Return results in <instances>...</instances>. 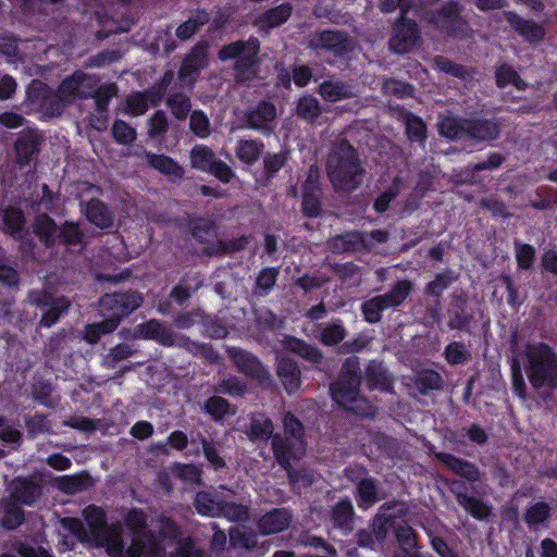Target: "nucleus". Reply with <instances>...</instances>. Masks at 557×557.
Wrapping results in <instances>:
<instances>
[{"mask_svg": "<svg viewBox=\"0 0 557 557\" xmlns=\"http://www.w3.org/2000/svg\"><path fill=\"white\" fill-rule=\"evenodd\" d=\"M507 22L528 41L535 42L540 41L545 36V30L542 26L530 22L522 20L518 15L511 13V12H505L504 13Z\"/></svg>", "mask_w": 557, "mask_h": 557, "instance_id": "21", "label": "nucleus"}, {"mask_svg": "<svg viewBox=\"0 0 557 557\" xmlns=\"http://www.w3.org/2000/svg\"><path fill=\"white\" fill-rule=\"evenodd\" d=\"M530 379L540 383L557 381V356L546 345H530L527 349Z\"/></svg>", "mask_w": 557, "mask_h": 557, "instance_id": "8", "label": "nucleus"}, {"mask_svg": "<svg viewBox=\"0 0 557 557\" xmlns=\"http://www.w3.org/2000/svg\"><path fill=\"white\" fill-rule=\"evenodd\" d=\"M12 504L2 503L0 512L3 513L2 523L8 529H14L23 520V512L16 503L30 505L40 496V487L32 481L18 479L11 484Z\"/></svg>", "mask_w": 557, "mask_h": 557, "instance_id": "5", "label": "nucleus"}, {"mask_svg": "<svg viewBox=\"0 0 557 557\" xmlns=\"http://www.w3.org/2000/svg\"><path fill=\"white\" fill-rule=\"evenodd\" d=\"M189 128L199 138H207L211 134L210 120L202 111L191 112Z\"/></svg>", "mask_w": 557, "mask_h": 557, "instance_id": "45", "label": "nucleus"}, {"mask_svg": "<svg viewBox=\"0 0 557 557\" xmlns=\"http://www.w3.org/2000/svg\"><path fill=\"white\" fill-rule=\"evenodd\" d=\"M377 500V493L374 482L371 479L361 480L358 485V504L368 508Z\"/></svg>", "mask_w": 557, "mask_h": 557, "instance_id": "46", "label": "nucleus"}, {"mask_svg": "<svg viewBox=\"0 0 557 557\" xmlns=\"http://www.w3.org/2000/svg\"><path fill=\"white\" fill-rule=\"evenodd\" d=\"M132 337L151 339L168 347L177 346L194 355H201L209 359L216 357L209 346L190 341L188 337L175 333L166 323L157 319H151L136 325L132 332Z\"/></svg>", "mask_w": 557, "mask_h": 557, "instance_id": "3", "label": "nucleus"}, {"mask_svg": "<svg viewBox=\"0 0 557 557\" xmlns=\"http://www.w3.org/2000/svg\"><path fill=\"white\" fill-rule=\"evenodd\" d=\"M302 210L308 216H318L320 213V200L317 193L310 190L304 191Z\"/></svg>", "mask_w": 557, "mask_h": 557, "instance_id": "62", "label": "nucleus"}, {"mask_svg": "<svg viewBox=\"0 0 557 557\" xmlns=\"http://www.w3.org/2000/svg\"><path fill=\"white\" fill-rule=\"evenodd\" d=\"M206 411L214 419L221 420L226 416L235 414L236 410L222 397L214 396L207 400Z\"/></svg>", "mask_w": 557, "mask_h": 557, "instance_id": "38", "label": "nucleus"}, {"mask_svg": "<svg viewBox=\"0 0 557 557\" xmlns=\"http://www.w3.org/2000/svg\"><path fill=\"white\" fill-rule=\"evenodd\" d=\"M548 513V506L544 503H539L528 510L525 519L531 527H535L543 523L547 519Z\"/></svg>", "mask_w": 557, "mask_h": 557, "instance_id": "59", "label": "nucleus"}, {"mask_svg": "<svg viewBox=\"0 0 557 557\" xmlns=\"http://www.w3.org/2000/svg\"><path fill=\"white\" fill-rule=\"evenodd\" d=\"M341 376L343 383L361 380L360 362L357 357H349L346 359L341 369Z\"/></svg>", "mask_w": 557, "mask_h": 557, "instance_id": "53", "label": "nucleus"}, {"mask_svg": "<svg viewBox=\"0 0 557 557\" xmlns=\"http://www.w3.org/2000/svg\"><path fill=\"white\" fill-rule=\"evenodd\" d=\"M278 376L290 382L300 380V372L296 363L290 359H281L277 364Z\"/></svg>", "mask_w": 557, "mask_h": 557, "instance_id": "60", "label": "nucleus"}, {"mask_svg": "<svg viewBox=\"0 0 557 557\" xmlns=\"http://www.w3.org/2000/svg\"><path fill=\"white\" fill-rule=\"evenodd\" d=\"M230 541L234 547L250 549L257 544V535L244 527H236L230 531Z\"/></svg>", "mask_w": 557, "mask_h": 557, "instance_id": "44", "label": "nucleus"}, {"mask_svg": "<svg viewBox=\"0 0 557 557\" xmlns=\"http://www.w3.org/2000/svg\"><path fill=\"white\" fill-rule=\"evenodd\" d=\"M282 345L286 350L299 355L309 362L318 363L322 360V352L318 347L307 344L299 338L287 336L282 341Z\"/></svg>", "mask_w": 557, "mask_h": 557, "instance_id": "25", "label": "nucleus"}, {"mask_svg": "<svg viewBox=\"0 0 557 557\" xmlns=\"http://www.w3.org/2000/svg\"><path fill=\"white\" fill-rule=\"evenodd\" d=\"M141 302L143 297L138 293H116L102 297L100 307L102 311H111V318H117L120 321L122 317L137 309Z\"/></svg>", "mask_w": 557, "mask_h": 557, "instance_id": "12", "label": "nucleus"}, {"mask_svg": "<svg viewBox=\"0 0 557 557\" xmlns=\"http://www.w3.org/2000/svg\"><path fill=\"white\" fill-rule=\"evenodd\" d=\"M459 10L456 3H448L434 17L435 25L453 36H465L467 25L458 14Z\"/></svg>", "mask_w": 557, "mask_h": 557, "instance_id": "16", "label": "nucleus"}, {"mask_svg": "<svg viewBox=\"0 0 557 557\" xmlns=\"http://www.w3.org/2000/svg\"><path fill=\"white\" fill-rule=\"evenodd\" d=\"M331 394L333 399L346 410L362 417L373 414L372 406L359 395L357 385H332Z\"/></svg>", "mask_w": 557, "mask_h": 557, "instance_id": "11", "label": "nucleus"}, {"mask_svg": "<svg viewBox=\"0 0 557 557\" xmlns=\"http://www.w3.org/2000/svg\"><path fill=\"white\" fill-rule=\"evenodd\" d=\"M397 539L407 553V557H414L411 549L416 546V535L410 527H401L396 532Z\"/></svg>", "mask_w": 557, "mask_h": 557, "instance_id": "61", "label": "nucleus"}, {"mask_svg": "<svg viewBox=\"0 0 557 557\" xmlns=\"http://www.w3.org/2000/svg\"><path fill=\"white\" fill-rule=\"evenodd\" d=\"M166 106L171 110L173 116L177 120H185L191 109L189 99L183 94L169 96L166 99Z\"/></svg>", "mask_w": 557, "mask_h": 557, "instance_id": "43", "label": "nucleus"}, {"mask_svg": "<svg viewBox=\"0 0 557 557\" xmlns=\"http://www.w3.org/2000/svg\"><path fill=\"white\" fill-rule=\"evenodd\" d=\"M206 49L203 47L195 48L190 54H188L180 70V78L184 84H191L194 81V74H196L206 63Z\"/></svg>", "mask_w": 557, "mask_h": 557, "instance_id": "22", "label": "nucleus"}, {"mask_svg": "<svg viewBox=\"0 0 557 557\" xmlns=\"http://www.w3.org/2000/svg\"><path fill=\"white\" fill-rule=\"evenodd\" d=\"M433 62L438 71L448 73L453 76L465 78L468 75V71L463 66L455 64L444 57H436Z\"/></svg>", "mask_w": 557, "mask_h": 557, "instance_id": "58", "label": "nucleus"}, {"mask_svg": "<svg viewBox=\"0 0 557 557\" xmlns=\"http://www.w3.org/2000/svg\"><path fill=\"white\" fill-rule=\"evenodd\" d=\"M97 81L82 72H76L65 78L58 89V100L64 106L71 103L76 98H87L94 92Z\"/></svg>", "mask_w": 557, "mask_h": 557, "instance_id": "9", "label": "nucleus"}, {"mask_svg": "<svg viewBox=\"0 0 557 557\" xmlns=\"http://www.w3.org/2000/svg\"><path fill=\"white\" fill-rule=\"evenodd\" d=\"M34 232L45 245L49 246L54 243L58 227L50 216L40 214L34 223Z\"/></svg>", "mask_w": 557, "mask_h": 557, "instance_id": "32", "label": "nucleus"}, {"mask_svg": "<svg viewBox=\"0 0 557 557\" xmlns=\"http://www.w3.org/2000/svg\"><path fill=\"white\" fill-rule=\"evenodd\" d=\"M208 21L209 17L207 13H198L195 17L189 18L184 24L180 25L176 29V35L181 39H188L197 32L199 26L205 25Z\"/></svg>", "mask_w": 557, "mask_h": 557, "instance_id": "50", "label": "nucleus"}, {"mask_svg": "<svg viewBox=\"0 0 557 557\" xmlns=\"http://www.w3.org/2000/svg\"><path fill=\"white\" fill-rule=\"evenodd\" d=\"M412 289V285L409 281H399L396 283V285L393 287V289L383 295V297L386 299L387 306L389 308L399 306L410 294Z\"/></svg>", "mask_w": 557, "mask_h": 557, "instance_id": "47", "label": "nucleus"}, {"mask_svg": "<svg viewBox=\"0 0 557 557\" xmlns=\"http://www.w3.org/2000/svg\"><path fill=\"white\" fill-rule=\"evenodd\" d=\"M319 94L324 100L330 102H336L343 99L354 97L355 90L351 86L341 81L329 79L320 85Z\"/></svg>", "mask_w": 557, "mask_h": 557, "instance_id": "23", "label": "nucleus"}, {"mask_svg": "<svg viewBox=\"0 0 557 557\" xmlns=\"http://www.w3.org/2000/svg\"><path fill=\"white\" fill-rule=\"evenodd\" d=\"M292 515L287 509H275L262 516L258 522L261 534L269 535L288 528Z\"/></svg>", "mask_w": 557, "mask_h": 557, "instance_id": "18", "label": "nucleus"}, {"mask_svg": "<svg viewBox=\"0 0 557 557\" xmlns=\"http://www.w3.org/2000/svg\"><path fill=\"white\" fill-rule=\"evenodd\" d=\"M125 522L132 531V544L124 549V557H164V547L143 531L145 518L141 511H129Z\"/></svg>", "mask_w": 557, "mask_h": 557, "instance_id": "6", "label": "nucleus"}, {"mask_svg": "<svg viewBox=\"0 0 557 557\" xmlns=\"http://www.w3.org/2000/svg\"><path fill=\"white\" fill-rule=\"evenodd\" d=\"M259 51V41L249 39L236 41L222 48L220 59L225 61L236 59V79L242 83L250 82L256 76L255 63Z\"/></svg>", "mask_w": 557, "mask_h": 557, "instance_id": "7", "label": "nucleus"}, {"mask_svg": "<svg viewBox=\"0 0 557 557\" xmlns=\"http://www.w3.org/2000/svg\"><path fill=\"white\" fill-rule=\"evenodd\" d=\"M499 128L491 120H466V135L476 140H493L498 136Z\"/></svg>", "mask_w": 557, "mask_h": 557, "instance_id": "20", "label": "nucleus"}, {"mask_svg": "<svg viewBox=\"0 0 557 557\" xmlns=\"http://www.w3.org/2000/svg\"><path fill=\"white\" fill-rule=\"evenodd\" d=\"M169 129V119L164 111H156L147 120V134L150 138H158L166 134Z\"/></svg>", "mask_w": 557, "mask_h": 557, "instance_id": "39", "label": "nucleus"}, {"mask_svg": "<svg viewBox=\"0 0 557 557\" xmlns=\"http://www.w3.org/2000/svg\"><path fill=\"white\" fill-rule=\"evenodd\" d=\"M87 529L76 518L62 519L61 523L74 537L83 543L106 547L110 557H124V544L121 525H106L104 513L100 508L88 507L84 510Z\"/></svg>", "mask_w": 557, "mask_h": 557, "instance_id": "1", "label": "nucleus"}, {"mask_svg": "<svg viewBox=\"0 0 557 557\" xmlns=\"http://www.w3.org/2000/svg\"><path fill=\"white\" fill-rule=\"evenodd\" d=\"M223 502L213 497L210 493H199L195 499V506L199 513L205 516H221Z\"/></svg>", "mask_w": 557, "mask_h": 557, "instance_id": "33", "label": "nucleus"}, {"mask_svg": "<svg viewBox=\"0 0 557 557\" xmlns=\"http://www.w3.org/2000/svg\"><path fill=\"white\" fill-rule=\"evenodd\" d=\"M309 47L315 50L323 49L335 55H343L352 47L351 41L341 32L325 30L312 35Z\"/></svg>", "mask_w": 557, "mask_h": 557, "instance_id": "13", "label": "nucleus"}, {"mask_svg": "<svg viewBox=\"0 0 557 557\" xmlns=\"http://www.w3.org/2000/svg\"><path fill=\"white\" fill-rule=\"evenodd\" d=\"M346 336V330L341 321H332L320 325L319 339L327 346L341 343Z\"/></svg>", "mask_w": 557, "mask_h": 557, "instance_id": "34", "label": "nucleus"}, {"mask_svg": "<svg viewBox=\"0 0 557 557\" xmlns=\"http://www.w3.org/2000/svg\"><path fill=\"white\" fill-rule=\"evenodd\" d=\"M117 94V87L114 84H109L100 87L98 90L94 89L91 96H95L97 109L106 111L109 101Z\"/></svg>", "mask_w": 557, "mask_h": 557, "instance_id": "57", "label": "nucleus"}, {"mask_svg": "<svg viewBox=\"0 0 557 557\" xmlns=\"http://www.w3.org/2000/svg\"><path fill=\"white\" fill-rule=\"evenodd\" d=\"M459 503L476 518L482 519L490 515V507L476 498L459 496Z\"/></svg>", "mask_w": 557, "mask_h": 557, "instance_id": "56", "label": "nucleus"}, {"mask_svg": "<svg viewBox=\"0 0 557 557\" xmlns=\"http://www.w3.org/2000/svg\"><path fill=\"white\" fill-rule=\"evenodd\" d=\"M264 145L256 139H240L235 146L236 157L246 164H253L263 152Z\"/></svg>", "mask_w": 557, "mask_h": 557, "instance_id": "27", "label": "nucleus"}, {"mask_svg": "<svg viewBox=\"0 0 557 557\" xmlns=\"http://www.w3.org/2000/svg\"><path fill=\"white\" fill-rule=\"evenodd\" d=\"M278 271L273 268H267L261 271L257 277V287L264 294L268 293L275 284Z\"/></svg>", "mask_w": 557, "mask_h": 557, "instance_id": "63", "label": "nucleus"}, {"mask_svg": "<svg viewBox=\"0 0 557 557\" xmlns=\"http://www.w3.org/2000/svg\"><path fill=\"white\" fill-rule=\"evenodd\" d=\"M60 236L65 244L76 245L82 243L83 234L75 223H65L60 230Z\"/></svg>", "mask_w": 557, "mask_h": 557, "instance_id": "64", "label": "nucleus"}, {"mask_svg": "<svg viewBox=\"0 0 557 557\" xmlns=\"http://www.w3.org/2000/svg\"><path fill=\"white\" fill-rule=\"evenodd\" d=\"M446 359L451 364L463 363L470 358V352L463 344L451 343L446 347Z\"/></svg>", "mask_w": 557, "mask_h": 557, "instance_id": "55", "label": "nucleus"}, {"mask_svg": "<svg viewBox=\"0 0 557 557\" xmlns=\"http://www.w3.org/2000/svg\"><path fill=\"white\" fill-rule=\"evenodd\" d=\"M1 228L10 234H17L24 226V214L20 209L8 208L1 212Z\"/></svg>", "mask_w": 557, "mask_h": 557, "instance_id": "36", "label": "nucleus"}, {"mask_svg": "<svg viewBox=\"0 0 557 557\" xmlns=\"http://www.w3.org/2000/svg\"><path fill=\"white\" fill-rule=\"evenodd\" d=\"M417 25L411 20L403 18L396 23L389 47L397 53L409 52L418 42Z\"/></svg>", "mask_w": 557, "mask_h": 557, "instance_id": "14", "label": "nucleus"}, {"mask_svg": "<svg viewBox=\"0 0 557 557\" xmlns=\"http://www.w3.org/2000/svg\"><path fill=\"white\" fill-rule=\"evenodd\" d=\"M406 129L409 138L416 141H422L425 138L426 127L423 121L416 115H408L406 119Z\"/></svg>", "mask_w": 557, "mask_h": 557, "instance_id": "54", "label": "nucleus"}, {"mask_svg": "<svg viewBox=\"0 0 557 557\" xmlns=\"http://www.w3.org/2000/svg\"><path fill=\"white\" fill-rule=\"evenodd\" d=\"M388 308L386 299L383 295H380L366 301L362 305V312L368 322L374 323L381 319V313Z\"/></svg>", "mask_w": 557, "mask_h": 557, "instance_id": "42", "label": "nucleus"}, {"mask_svg": "<svg viewBox=\"0 0 557 557\" xmlns=\"http://www.w3.org/2000/svg\"><path fill=\"white\" fill-rule=\"evenodd\" d=\"M333 249L335 251H354L363 247H369L368 234L350 232L333 238Z\"/></svg>", "mask_w": 557, "mask_h": 557, "instance_id": "26", "label": "nucleus"}, {"mask_svg": "<svg viewBox=\"0 0 557 557\" xmlns=\"http://www.w3.org/2000/svg\"><path fill=\"white\" fill-rule=\"evenodd\" d=\"M189 158L191 166L201 172H208L212 169L216 160L213 150L206 145L193 147Z\"/></svg>", "mask_w": 557, "mask_h": 557, "instance_id": "28", "label": "nucleus"}, {"mask_svg": "<svg viewBox=\"0 0 557 557\" xmlns=\"http://www.w3.org/2000/svg\"><path fill=\"white\" fill-rule=\"evenodd\" d=\"M117 326L119 319L110 317L102 322L87 325L84 337L88 343L95 344L101 335L113 332Z\"/></svg>", "mask_w": 557, "mask_h": 557, "instance_id": "35", "label": "nucleus"}, {"mask_svg": "<svg viewBox=\"0 0 557 557\" xmlns=\"http://www.w3.org/2000/svg\"><path fill=\"white\" fill-rule=\"evenodd\" d=\"M441 459L444 463H446L450 469H453L456 473L465 476L470 481H475L479 478V472L475 467L471 463L461 461L454 456L443 454L441 455Z\"/></svg>", "mask_w": 557, "mask_h": 557, "instance_id": "37", "label": "nucleus"}, {"mask_svg": "<svg viewBox=\"0 0 557 557\" xmlns=\"http://www.w3.org/2000/svg\"><path fill=\"white\" fill-rule=\"evenodd\" d=\"M362 173L354 148L347 141H341L331 151L327 159V174L338 189L350 190L359 184Z\"/></svg>", "mask_w": 557, "mask_h": 557, "instance_id": "4", "label": "nucleus"}, {"mask_svg": "<svg viewBox=\"0 0 557 557\" xmlns=\"http://www.w3.org/2000/svg\"><path fill=\"white\" fill-rule=\"evenodd\" d=\"M437 126L441 135L451 139L463 138L466 135V120L456 116H441Z\"/></svg>", "mask_w": 557, "mask_h": 557, "instance_id": "31", "label": "nucleus"}, {"mask_svg": "<svg viewBox=\"0 0 557 557\" xmlns=\"http://www.w3.org/2000/svg\"><path fill=\"white\" fill-rule=\"evenodd\" d=\"M496 83L499 88L508 85L515 86L518 90L525 88V83L520 78L517 72L508 65H502L496 71Z\"/></svg>", "mask_w": 557, "mask_h": 557, "instance_id": "40", "label": "nucleus"}, {"mask_svg": "<svg viewBox=\"0 0 557 557\" xmlns=\"http://www.w3.org/2000/svg\"><path fill=\"white\" fill-rule=\"evenodd\" d=\"M134 352L135 349L128 344L116 345L104 357V364L114 368L117 362L129 358Z\"/></svg>", "mask_w": 557, "mask_h": 557, "instance_id": "52", "label": "nucleus"}, {"mask_svg": "<svg viewBox=\"0 0 557 557\" xmlns=\"http://www.w3.org/2000/svg\"><path fill=\"white\" fill-rule=\"evenodd\" d=\"M143 158L148 165L171 178H182L184 175L183 168L168 156L145 151Z\"/></svg>", "mask_w": 557, "mask_h": 557, "instance_id": "19", "label": "nucleus"}, {"mask_svg": "<svg viewBox=\"0 0 557 557\" xmlns=\"http://www.w3.org/2000/svg\"><path fill=\"white\" fill-rule=\"evenodd\" d=\"M292 13L289 4H282L265 12L259 20L258 25L260 28L270 29L280 26L288 20Z\"/></svg>", "mask_w": 557, "mask_h": 557, "instance_id": "29", "label": "nucleus"}, {"mask_svg": "<svg viewBox=\"0 0 557 557\" xmlns=\"http://www.w3.org/2000/svg\"><path fill=\"white\" fill-rule=\"evenodd\" d=\"M85 214L90 223L101 230L112 226L113 214L100 200H90L86 206Z\"/></svg>", "mask_w": 557, "mask_h": 557, "instance_id": "24", "label": "nucleus"}, {"mask_svg": "<svg viewBox=\"0 0 557 557\" xmlns=\"http://www.w3.org/2000/svg\"><path fill=\"white\" fill-rule=\"evenodd\" d=\"M276 117V108L273 103L261 102L247 115V122L250 128L260 131L268 135L272 133V123Z\"/></svg>", "mask_w": 557, "mask_h": 557, "instance_id": "17", "label": "nucleus"}, {"mask_svg": "<svg viewBox=\"0 0 557 557\" xmlns=\"http://www.w3.org/2000/svg\"><path fill=\"white\" fill-rule=\"evenodd\" d=\"M284 424L285 432L289 437L286 442H283L277 436H274L273 450L278 463L287 471L293 487L300 491L311 483V478L307 472L302 473L293 470L290 461L300 459L305 454V443L301 437L302 425L292 414L285 416Z\"/></svg>", "mask_w": 557, "mask_h": 557, "instance_id": "2", "label": "nucleus"}, {"mask_svg": "<svg viewBox=\"0 0 557 557\" xmlns=\"http://www.w3.org/2000/svg\"><path fill=\"white\" fill-rule=\"evenodd\" d=\"M228 352L238 370L248 377L259 380L260 382L269 380V371L255 356L238 348H231Z\"/></svg>", "mask_w": 557, "mask_h": 557, "instance_id": "15", "label": "nucleus"}, {"mask_svg": "<svg viewBox=\"0 0 557 557\" xmlns=\"http://www.w3.org/2000/svg\"><path fill=\"white\" fill-rule=\"evenodd\" d=\"M297 114L306 121H314L321 113L318 99L312 96H304L298 100Z\"/></svg>", "mask_w": 557, "mask_h": 557, "instance_id": "41", "label": "nucleus"}, {"mask_svg": "<svg viewBox=\"0 0 557 557\" xmlns=\"http://www.w3.org/2000/svg\"><path fill=\"white\" fill-rule=\"evenodd\" d=\"M38 139L35 135H24L15 144V152L18 164H28L37 152Z\"/></svg>", "mask_w": 557, "mask_h": 557, "instance_id": "30", "label": "nucleus"}, {"mask_svg": "<svg viewBox=\"0 0 557 557\" xmlns=\"http://www.w3.org/2000/svg\"><path fill=\"white\" fill-rule=\"evenodd\" d=\"M149 106L147 99L141 92H133L125 100L124 113L132 116H139L146 113Z\"/></svg>", "mask_w": 557, "mask_h": 557, "instance_id": "48", "label": "nucleus"}, {"mask_svg": "<svg viewBox=\"0 0 557 557\" xmlns=\"http://www.w3.org/2000/svg\"><path fill=\"white\" fill-rule=\"evenodd\" d=\"M114 139L122 145H129L136 139V129L122 120H115L112 125Z\"/></svg>", "mask_w": 557, "mask_h": 557, "instance_id": "49", "label": "nucleus"}, {"mask_svg": "<svg viewBox=\"0 0 557 557\" xmlns=\"http://www.w3.org/2000/svg\"><path fill=\"white\" fill-rule=\"evenodd\" d=\"M28 301L30 305L46 310L40 320V324L46 327L53 325L70 306L65 298H54L51 294L41 290H32L28 294Z\"/></svg>", "mask_w": 557, "mask_h": 557, "instance_id": "10", "label": "nucleus"}, {"mask_svg": "<svg viewBox=\"0 0 557 557\" xmlns=\"http://www.w3.org/2000/svg\"><path fill=\"white\" fill-rule=\"evenodd\" d=\"M273 432L272 422L259 414L252 418L251 420V430L249 436L253 440H267Z\"/></svg>", "mask_w": 557, "mask_h": 557, "instance_id": "51", "label": "nucleus"}]
</instances>
